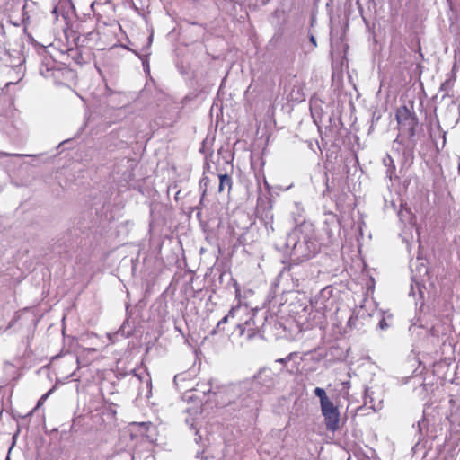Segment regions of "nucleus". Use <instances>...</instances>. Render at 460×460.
Returning <instances> with one entry per match:
<instances>
[{
  "mask_svg": "<svg viewBox=\"0 0 460 460\" xmlns=\"http://www.w3.org/2000/svg\"><path fill=\"white\" fill-rule=\"evenodd\" d=\"M378 326L380 329L385 330L388 327V324L386 323L385 320L384 318H382L379 321Z\"/></svg>",
  "mask_w": 460,
  "mask_h": 460,
  "instance_id": "nucleus-18",
  "label": "nucleus"
},
{
  "mask_svg": "<svg viewBox=\"0 0 460 460\" xmlns=\"http://www.w3.org/2000/svg\"><path fill=\"white\" fill-rule=\"evenodd\" d=\"M321 411L324 417L326 429L331 431L337 430L340 424V412L338 408L334 406L332 402H329L321 406Z\"/></svg>",
  "mask_w": 460,
  "mask_h": 460,
  "instance_id": "nucleus-5",
  "label": "nucleus"
},
{
  "mask_svg": "<svg viewBox=\"0 0 460 460\" xmlns=\"http://www.w3.org/2000/svg\"><path fill=\"white\" fill-rule=\"evenodd\" d=\"M139 428H141L143 429V434L145 432H146L149 429V427L151 426V423H146V422H142V423H139L138 424Z\"/></svg>",
  "mask_w": 460,
  "mask_h": 460,
  "instance_id": "nucleus-17",
  "label": "nucleus"
},
{
  "mask_svg": "<svg viewBox=\"0 0 460 460\" xmlns=\"http://www.w3.org/2000/svg\"><path fill=\"white\" fill-rule=\"evenodd\" d=\"M399 218L403 221V220H407L409 222V224L412 226V215L411 213V211L407 208H404V209H401L399 214Z\"/></svg>",
  "mask_w": 460,
  "mask_h": 460,
  "instance_id": "nucleus-13",
  "label": "nucleus"
},
{
  "mask_svg": "<svg viewBox=\"0 0 460 460\" xmlns=\"http://www.w3.org/2000/svg\"><path fill=\"white\" fill-rule=\"evenodd\" d=\"M51 393V390L49 391L48 393H46L45 394H43L40 400L38 401V403H37V406L36 408H39L40 405L43 404V402L46 401V399L48 398L49 394Z\"/></svg>",
  "mask_w": 460,
  "mask_h": 460,
  "instance_id": "nucleus-16",
  "label": "nucleus"
},
{
  "mask_svg": "<svg viewBox=\"0 0 460 460\" xmlns=\"http://www.w3.org/2000/svg\"><path fill=\"white\" fill-rule=\"evenodd\" d=\"M186 422H187V424H188V425H190V428L191 429H196V427H195L194 423H190V421H189V420H188V419L186 420Z\"/></svg>",
  "mask_w": 460,
  "mask_h": 460,
  "instance_id": "nucleus-22",
  "label": "nucleus"
},
{
  "mask_svg": "<svg viewBox=\"0 0 460 460\" xmlns=\"http://www.w3.org/2000/svg\"><path fill=\"white\" fill-rule=\"evenodd\" d=\"M285 246L286 252L295 263L310 260L320 250L313 226L306 223L295 227L288 234Z\"/></svg>",
  "mask_w": 460,
  "mask_h": 460,
  "instance_id": "nucleus-1",
  "label": "nucleus"
},
{
  "mask_svg": "<svg viewBox=\"0 0 460 460\" xmlns=\"http://www.w3.org/2000/svg\"><path fill=\"white\" fill-rule=\"evenodd\" d=\"M248 312V307L243 305H237L232 307L228 314L224 316L217 324V327L211 331V335H215L220 329L221 325L226 323L230 318H235L238 321H242L243 314Z\"/></svg>",
  "mask_w": 460,
  "mask_h": 460,
  "instance_id": "nucleus-6",
  "label": "nucleus"
},
{
  "mask_svg": "<svg viewBox=\"0 0 460 460\" xmlns=\"http://www.w3.org/2000/svg\"><path fill=\"white\" fill-rule=\"evenodd\" d=\"M53 62L49 61V63H42L40 66V74L48 78L52 75V69H53Z\"/></svg>",
  "mask_w": 460,
  "mask_h": 460,
  "instance_id": "nucleus-10",
  "label": "nucleus"
},
{
  "mask_svg": "<svg viewBox=\"0 0 460 460\" xmlns=\"http://www.w3.org/2000/svg\"><path fill=\"white\" fill-rule=\"evenodd\" d=\"M372 402H373V398L370 394L369 390L367 389V390H366V394H365V404L368 405V407L373 409L374 411L378 410L379 407H376L375 404H372Z\"/></svg>",
  "mask_w": 460,
  "mask_h": 460,
  "instance_id": "nucleus-14",
  "label": "nucleus"
},
{
  "mask_svg": "<svg viewBox=\"0 0 460 460\" xmlns=\"http://www.w3.org/2000/svg\"><path fill=\"white\" fill-rule=\"evenodd\" d=\"M396 119L399 125L400 135H407L411 142L414 145L412 140L415 135V128L418 124V119L411 111L403 106L397 110Z\"/></svg>",
  "mask_w": 460,
  "mask_h": 460,
  "instance_id": "nucleus-2",
  "label": "nucleus"
},
{
  "mask_svg": "<svg viewBox=\"0 0 460 460\" xmlns=\"http://www.w3.org/2000/svg\"><path fill=\"white\" fill-rule=\"evenodd\" d=\"M205 194H206V189H204V190H203V192H202V198H201V200H200V204H202V203H203V198H204Z\"/></svg>",
  "mask_w": 460,
  "mask_h": 460,
  "instance_id": "nucleus-25",
  "label": "nucleus"
},
{
  "mask_svg": "<svg viewBox=\"0 0 460 460\" xmlns=\"http://www.w3.org/2000/svg\"><path fill=\"white\" fill-rule=\"evenodd\" d=\"M235 332H238L240 337H244L246 341L255 337L257 327L253 319V314L249 309L247 313L243 314V320L238 321Z\"/></svg>",
  "mask_w": 460,
  "mask_h": 460,
  "instance_id": "nucleus-4",
  "label": "nucleus"
},
{
  "mask_svg": "<svg viewBox=\"0 0 460 460\" xmlns=\"http://www.w3.org/2000/svg\"><path fill=\"white\" fill-rule=\"evenodd\" d=\"M261 218L265 225L266 231L269 232L268 223L273 222V214L271 212V209L270 208L265 209L262 212Z\"/></svg>",
  "mask_w": 460,
  "mask_h": 460,
  "instance_id": "nucleus-12",
  "label": "nucleus"
},
{
  "mask_svg": "<svg viewBox=\"0 0 460 460\" xmlns=\"http://www.w3.org/2000/svg\"><path fill=\"white\" fill-rule=\"evenodd\" d=\"M426 425H427V420L425 417H423L421 419V420H419L417 422V428H418V430L420 435L423 433V429L426 428Z\"/></svg>",
  "mask_w": 460,
  "mask_h": 460,
  "instance_id": "nucleus-15",
  "label": "nucleus"
},
{
  "mask_svg": "<svg viewBox=\"0 0 460 460\" xmlns=\"http://www.w3.org/2000/svg\"><path fill=\"white\" fill-rule=\"evenodd\" d=\"M427 275H428V268L424 265L423 262H421L420 270H419V275L414 274L411 278L412 281L415 283L416 288H418L421 296H422V291H421V288H420V280H422V279Z\"/></svg>",
  "mask_w": 460,
  "mask_h": 460,
  "instance_id": "nucleus-7",
  "label": "nucleus"
},
{
  "mask_svg": "<svg viewBox=\"0 0 460 460\" xmlns=\"http://www.w3.org/2000/svg\"><path fill=\"white\" fill-rule=\"evenodd\" d=\"M243 389V384L238 385H231L228 387H222L218 388V391L213 390V385L211 382H208V384L201 383L197 384L196 387L194 388L195 392L202 393L204 395L209 394L215 396L217 399L221 396V394H236L239 392H241Z\"/></svg>",
  "mask_w": 460,
  "mask_h": 460,
  "instance_id": "nucleus-3",
  "label": "nucleus"
},
{
  "mask_svg": "<svg viewBox=\"0 0 460 460\" xmlns=\"http://www.w3.org/2000/svg\"><path fill=\"white\" fill-rule=\"evenodd\" d=\"M262 373H260V376L257 377L258 379L261 378Z\"/></svg>",
  "mask_w": 460,
  "mask_h": 460,
  "instance_id": "nucleus-26",
  "label": "nucleus"
},
{
  "mask_svg": "<svg viewBox=\"0 0 460 460\" xmlns=\"http://www.w3.org/2000/svg\"><path fill=\"white\" fill-rule=\"evenodd\" d=\"M310 42L312 43L313 48L316 47V45H317L316 44V40H315V38L313 35L310 36Z\"/></svg>",
  "mask_w": 460,
  "mask_h": 460,
  "instance_id": "nucleus-21",
  "label": "nucleus"
},
{
  "mask_svg": "<svg viewBox=\"0 0 460 460\" xmlns=\"http://www.w3.org/2000/svg\"><path fill=\"white\" fill-rule=\"evenodd\" d=\"M314 394L319 398L321 406L329 402H332L330 398L326 395V393L323 388L316 387L314 389Z\"/></svg>",
  "mask_w": 460,
  "mask_h": 460,
  "instance_id": "nucleus-11",
  "label": "nucleus"
},
{
  "mask_svg": "<svg viewBox=\"0 0 460 460\" xmlns=\"http://www.w3.org/2000/svg\"><path fill=\"white\" fill-rule=\"evenodd\" d=\"M409 294H410L411 296H415V292H414V287H413V285H411V291H410V293H409Z\"/></svg>",
  "mask_w": 460,
  "mask_h": 460,
  "instance_id": "nucleus-23",
  "label": "nucleus"
},
{
  "mask_svg": "<svg viewBox=\"0 0 460 460\" xmlns=\"http://www.w3.org/2000/svg\"><path fill=\"white\" fill-rule=\"evenodd\" d=\"M268 228H269V232H267L268 234L274 232L273 222L268 223Z\"/></svg>",
  "mask_w": 460,
  "mask_h": 460,
  "instance_id": "nucleus-20",
  "label": "nucleus"
},
{
  "mask_svg": "<svg viewBox=\"0 0 460 460\" xmlns=\"http://www.w3.org/2000/svg\"><path fill=\"white\" fill-rule=\"evenodd\" d=\"M190 372L180 373L174 376V384L180 388L189 390V385H185V383L190 380Z\"/></svg>",
  "mask_w": 460,
  "mask_h": 460,
  "instance_id": "nucleus-8",
  "label": "nucleus"
},
{
  "mask_svg": "<svg viewBox=\"0 0 460 460\" xmlns=\"http://www.w3.org/2000/svg\"><path fill=\"white\" fill-rule=\"evenodd\" d=\"M386 159L390 161V163H393L392 158L389 155H387V157L384 159V163L386 164Z\"/></svg>",
  "mask_w": 460,
  "mask_h": 460,
  "instance_id": "nucleus-24",
  "label": "nucleus"
},
{
  "mask_svg": "<svg viewBox=\"0 0 460 460\" xmlns=\"http://www.w3.org/2000/svg\"><path fill=\"white\" fill-rule=\"evenodd\" d=\"M0 155L2 156H22L23 155H19V154H10V153H6V152H0Z\"/></svg>",
  "mask_w": 460,
  "mask_h": 460,
  "instance_id": "nucleus-19",
  "label": "nucleus"
},
{
  "mask_svg": "<svg viewBox=\"0 0 460 460\" xmlns=\"http://www.w3.org/2000/svg\"><path fill=\"white\" fill-rule=\"evenodd\" d=\"M232 178L228 174H219V192H223L225 190H227V191L229 192L232 189Z\"/></svg>",
  "mask_w": 460,
  "mask_h": 460,
  "instance_id": "nucleus-9",
  "label": "nucleus"
}]
</instances>
